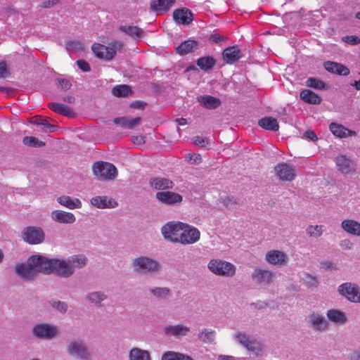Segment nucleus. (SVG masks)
<instances>
[{
  "mask_svg": "<svg viewBox=\"0 0 360 360\" xmlns=\"http://www.w3.org/2000/svg\"><path fill=\"white\" fill-rule=\"evenodd\" d=\"M87 262V258L83 255H75L65 259H51L49 273L69 278L75 274L76 269L84 267Z\"/></svg>",
  "mask_w": 360,
  "mask_h": 360,
  "instance_id": "obj_1",
  "label": "nucleus"
},
{
  "mask_svg": "<svg viewBox=\"0 0 360 360\" xmlns=\"http://www.w3.org/2000/svg\"><path fill=\"white\" fill-rule=\"evenodd\" d=\"M133 271L139 276H153L159 274L162 269L161 263L148 256L140 255L131 261Z\"/></svg>",
  "mask_w": 360,
  "mask_h": 360,
  "instance_id": "obj_2",
  "label": "nucleus"
},
{
  "mask_svg": "<svg viewBox=\"0 0 360 360\" xmlns=\"http://www.w3.org/2000/svg\"><path fill=\"white\" fill-rule=\"evenodd\" d=\"M233 340L243 347L252 358L262 356L265 345L259 340L243 331H238L233 335Z\"/></svg>",
  "mask_w": 360,
  "mask_h": 360,
  "instance_id": "obj_3",
  "label": "nucleus"
},
{
  "mask_svg": "<svg viewBox=\"0 0 360 360\" xmlns=\"http://www.w3.org/2000/svg\"><path fill=\"white\" fill-rule=\"evenodd\" d=\"M207 269L216 276L227 278L233 277L237 269L233 264L218 258L210 259L207 263Z\"/></svg>",
  "mask_w": 360,
  "mask_h": 360,
  "instance_id": "obj_4",
  "label": "nucleus"
},
{
  "mask_svg": "<svg viewBox=\"0 0 360 360\" xmlns=\"http://www.w3.org/2000/svg\"><path fill=\"white\" fill-rule=\"evenodd\" d=\"M66 352L70 356L79 360H91L92 353L82 340H70L66 344Z\"/></svg>",
  "mask_w": 360,
  "mask_h": 360,
  "instance_id": "obj_5",
  "label": "nucleus"
},
{
  "mask_svg": "<svg viewBox=\"0 0 360 360\" xmlns=\"http://www.w3.org/2000/svg\"><path fill=\"white\" fill-rule=\"evenodd\" d=\"M123 46L122 41H117L110 43L108 46L95 43L93 44L91 49L96 57L109 61L114 58L117 51L120 50Z\"/></svg>",
  "mask_w": 360,
  "mask_h": 360,
  "instance_id": "obj_6",
  "label": "nucleus"
},
{
  "mask_svg": "<svg viewBox=\"0 0 360 360\" xmlns=\"http://www.w3.org/2000/svg\"><path fill=\"white\" fill-rule=\"evenodd\" d=\"M32 333L37 339L50 340L58 335L59 329L57 326L53 324L39 323L34 325Z\"/></svg>",
  "mask_w": 360,
  "mask_h": 360,
  "instance_id": "obj_7",
  "label": "nucleus"
},
{
  "mask_svg": "<svg viewBox=\"0 0 360 360\" xmlns=\"http://www.w3.org/2000/svg\"><path fill=\"white\" fill-rule=\"evenodd\" d=\"M93 173L99 180H113L117 176V169L111 163L97 162L93 165Z\"/></svg>",
  "mask_w": 360,
  "mask_h": 360,
  "instance_id": "obj_8",
  "label": "nucleus"
},
{
  "mask_svg": "<svg viewBox=\"0 0 360 360\" xmlns=\"http://www.w3.org/2000/svg\"><path fill=\"white\" fill-rule=\"evenodd\" d=\"M338 292L347 301L360 304V285L353 282H345L338 287Z\"/></svg>",
  "mask_w": 360,
  "mask_h": 360,
  "instance_id": "obj_9",
  "label": "nucleus"
},
{
  "mask_svg": "<svg viewBox=\"0 0 360 360\" xmlns=\"http://www.w3.org/2000/svg\"><path fill=\"white\" fill-rule=\"evenodd\" d=\"M182 225L178 243L186 245L197 243L200 238V231L196 227L184 222Z\"/></svg>",
  "mask_w": 360,
  "mask_h": 360,
  "instance_id": "obj_10",
  "label": "nucleus"
},
{
  "mask_svg": "<svg viewBox=\"0 0 360 360\" xmlns=\"http://www.w3.org/2000/svg\"><path fill=\"white\" fill-rule=\"evenodd\" d=\"M183 222L179 221H169L161 228V234L164 239L172 243H178Z\"/></svg>",
  "mask_w": 360,
  "mask_h": 360,
  "instance_id": "obj_11",
  "label": "nucleus"
},
{
  "mask_svg": "<svg viewBox=\"0 0 360 360\" xmlns=\"http://www.w3.org/2000/svg\"><path fill=\"white\" fill-rule=\"evenodd\" d=\"M306 321L309 327L316 332H323L328 330V321L319 312L313 311L307 316Z\"/></svg>",
  "mask_w": 360,
  "mask_h": 360,
  "instance_id": "obj_12",
  "label": "nucleus"
},
{
  "mask_svg": "<svg viewBox=\"0 0 360 360\" xmlns=\"http://www.w3.org/2000/svg\"><path fill=\"white\" fill-rule=\"evenodd\" d=\"M45 235L43 229L37 226H28L22 231V238L30 244H39L44 240Z\"/></svg>",
  "mask_w": 360,
  "mask_h": 360,
  "instance_id": "obj_13",
  "label": "nucleus"
},
{
  "mask_svg": "<svg viewBox=\"0 0 360 360\" xmlns=\"http://www.w3.org/2000/svg\"><path fill=\"white\" fill-rule=\"evenodd\" d=\"M275 277V274L269 269L256 268L251 274L252 280L257 285H269Z\"/></svg>",
  "mask_w": 360,
  "mask_h": 360,
  "instance_id": "obj_14",
  "label": "nucleus"
},
{
  "mask_svg": "<svg viewBox=\"0 0 360 360\" xmlns=\"http://www.w3.org/2000/svg\"><path fill=\"white\" fill-rule=\"evenodd\" d=\"M266 262L274 266H285L288 263V256L283 251L278 250H271L265 255Z\"/></svg>",
  "mask_w": 360,
  "mask_h": 360,
  "instance_id": "obj_15",
  "label": "nucleus"
},
{
  "mask_svg": "<svg viewBox=\"0 0 360 360\" xmlns=\"http://www.w3.org/2000/svg\"><path fill=\"white\" fill-rule=\"evenodd\" d=\"M338 169L343 174H352L356 171V164L345 155H340L335 159Z\"/></svg>",
  "mask_w": 360,
  "mask_h": 360,
  "instance_id": "obj_16",
  "label": "nucleus"
},
{
  "mask_svg": "<svg viewBox=\"0 0 360 360\" xmlns=\"http://www.w3.org/2000/svg\"><path fill=\"white\" fill-rule=\"evenodd\" d=\"M274 170L276 176L281 181H292L296 176L295 168L285 162L278 164Z\"/></svg>",
  "mask_w": 360,
  "mask_h": 360,
  "instance_id": "obj_17",
  "label": "nucleus"
},
{
  "mask_svg": "<svg viewBox=\"0 0 360 360\" xmlns=\"http://www.w3.org/2000/svg\"><path fill=\"white\" fill-rule=\"evenodd\" d=\"M30 265L32 266L36 273H49L51 260L42 255H32L28 258Z\"/></svg>",
  "mask_w": 360,
  "mask_h": 360,
  "instance_id": "obj_18",
  "label": "nucleus"
},
{
  "mask_svg": "<svg viewBox=\"0 0 360 360\" xmlns=\"http://www.w3.org/2000/svg\"><path fill=\"white\" fill-rule=\"evenodd\" d=\"M155 198L162 203L169 205L180 203L183 200L180 194L170 191L158 192Z\"/></svg>",
  "mask_w": 360,
  "mask_h": 360,
  "instance_id": "obj_19",
  "label": "nucleus"
},
{
  "mask_svg": "<svg viewBox=\"0 0 360 360\" xmlns=\"http://www.w3.org/2000/svg\"><path fill=\"white\" fill-rule=\"evenodd\" d=\"M51 218L53 221L59 224H71L76 221V217L72 213L60 210L52 211Z\"/></svg>",
  "mask_w": 360,
  "mask_h": 360,
  "instance_id": "obj_20",
  "label": "nucleus"
},
{
  "mask_svg": "<svg viewBox=\"0 0 360 360\" xmlns=\"http://www.w3.org/2000/svg\"><path fill=\"white\" fill-rule=\"evenodd\" d=\"M90 203L98 209L114 208L117 205V202L106 195H98L93 197L90 200Z\"/></svg>",
  "mask_w": 360,
  "mask_h": 360,
  "instance_id": "obj_21",
  "label": "nucleus"
},
{
  "mask_svg": "<svg viewBox=\"0 0 360 360\" xmlns=\"http://www.w3.org/2000/svg\"><path fill=\"white\" fill-rule=\"evenodd\" d=\"M15 271L18 276L25 280H32L37 274L32 266L30 265L28 259L26 264H18L15 267Z\"/></svg>",
  "mask_w": 360,
  "mask_h": 360,
  "instance_id": "obj_22",
  "label": "nucleus"
},
{
  "mask_svg": "<svg viewBox=\"0 0 360 360\" xmlns=\"http://www.w3.org/2000/svg\"><path fill=\"white\" fill-rule=\"evenodd\" d=\"M190 332V328L183 324L167 326L164 328V333L166 335L181 338L187 335Z\"/></svg>",
  "mask_w": 360,
  "mask_h": 360,
  "instance_id": "obj_23",
  "label": "nucleus"
},
{
  "mask_svg": "<svg viewBox=\"0 0 360 360\" xmlns=\"http://www.w3.org/2000/svg\"><path fill=\"white\" fill-rule=\"evenodd\" d=\"M329 129L335 136L340 139L356 136L355 131L349 129L340 124L332 122L329 126Z\"/></svg>",
  "mask_w": 360,
  "mask_h": 360,
  "instance_id": "obj_24",
  "label": "nucleus"
},
{
  "mask_svg": "<svg viewBox=\"0 0 360 360\" xmlns=\"http://www.w3.org/2000/svg\"><path fill=\"white\" fill-rule=\"evenodd\" d=\"M341 228L347 233L360 236V222L354 219H347L341 222Z\"/></svg>",
  "mask_w": 360,
  "mask_h": 360,
  "instance_id": "obj_25",
  "label": "nucleus"
},
{
  "mask_svg": "<svg viewBox=\"0 0 360 360\" xmlns=\"http://www.w3.org/2000/svg\"><path fill=\"white\" fill-rule=\"evenodd\" d=\"M107 299L108 295L101 290L92 291L85 295V300L95 307H102Z\"/></svg>",
  "mask_w": 360,
  "mask_h": 360,
  "instance_id": "obj_26",
  "label": "nucleus"
},
{
  "mask_svg": "<svg viewBox=\"0 0 360 360\" xmlns=\"http://www.w3.org/2000/svg\"><path fill=\"white\" fill-rule=\"evenodd\" d=\"M326 316L328 321H330L336 325H344L348 321L346 314L336 309L328 310L326 312Z\"/></svg>",
  "mask_w": 360,
  "mask_h": 360,
  "instance_id": "obj_27",
  "label": "nucleus"
},
{
  "mask_svg": "<svg viewBox=\"0 0 360 360\" xmlns=\"http://www.w3.org/2000/svg\"><path fill=\"white\" fill-rule=\"evenodd\" d=\"M150 294L153 298L158 300L165 301L169 300L172 295V290L167 287H152L148 289Z\"/></svg>",
  "mask_w": 360,
  "mask_h": 360,
  "instance_id": "obj_28",
  "label": "nucleus"
},
{
  "mask_svg": "<svg viewBox=\"0 0 360 360\" xmlns=\"http://www.w3.org/2000/svg\"><path fill=\"white\" fill-rule=\"evenodd\" d=\"M173 18L179 24L188 25L193 20V14L188 8H180L174 11Z\"/></svg>",
  "mask_w": 360,
  "mask_h": 360,
  "instance_id": "obj_29",
  "label": "nucleus"
},
{
  "mask_svg": "<svg viewBox=\"0 0 360 360\" xmlns=\"http://www.w3.org/2000/svg\"><path fill=\"white\" fill-rule=\"evenodd\" d=\"M222 56L224 60L227 63H233L242 58L241 51L236 46H229L225 49L222 53Z\"/></svg>",
  "mask_w": 360,
  "mask_h": 360,
  "instance_id": "obj_30",
  "label": "nucleus"
},
{
  "mask_svg": "<svg viewBox=\"0 0 360 360\" xmlns=\"http://www.w3.org/2000/svg\"><path fill=\"white\" fill-rule=\"evenodd\" d=\"M129 360H152L149 351L137 347L131 348L128 353Z\"/></svg>",
  "mask_w": 360,
  "mask_h": 360,
  "instance_id": "obj_31",
  "label": "nucleus"
},
{
  "mask_svg": "<svg viewBox=\"0 0 360 360\" xmlns=\"http://www.w3.org/2000/svg\"><path fill=\"white\" fill-rule=\"evenodd\" d=\"M57 202L62 206L74 210L81 208L82 202L79 198H72L68 195H61L57 198Z\"/></svg>",
  "mask_w": 360,
  "mask_h": 360,
  "instance_id": "obj_32",
  "label": "nucleus"
},
{
  "mask_svg": "<svg viewBox=\"0 0 360 360\" xmlns=\"http://www.w3.org/2000/svg\"><path fill=\"white\" fill-rule=\"evenodd\" d=\"M323 66L325 69L331 73L347 76L349 74V70L345 65L332 61H326Z\"/></svg>",
  "mask_w": 360,
  "mask_h": 360,
  "instance_id": "obj_33",
  "label": "nucleus"
},
{
  "mask_svg": "<svg viewBox=\"0 0 360 360\" xmlns=\"http://www.w3.org/2000/svg\"><path fill=\"white\" fill-rule=\"evenodd\" d=\"M49 108L53 112L69 118H73L75 116V112L70 107L60 103H50Z\"/></svg>",
  "mask_w": 360,
  "mask_h": 360,
  "instance_id": "obj_34",
  "label": "nucleus"
},
{
  "mask_svg": "<svg viewBox=\"0 0 360 360\" xmlns=\"http://www.w3.org/2000/svg\"><path fill=\"white\" fill-rule=\"evenodd\" d=\"M150 186L155 190H166L173 188V182L166 178L155 177L150 179Z\"/></svg>",
  "mask_w": 360,
  "mask_h": 360,
  "instance_id": "obj_35",
  "label": "nucleus"
},
{
  "mask_svg": "<svg viewBox=\"0 0 360 360\" xmlns=\"http://www.w3.org/2000/svg\"><path fill=\"white\" fill-rule=\"evenodd\" d=\"M197 99L200 105L207 109H215L221 104L219 98L210 95L200 96Z\"/></svg>",
  "mask_w": 360,
  "mask_h": 360,
  "instance_id": "obj_36",
  "label": "nucleus"
},
{
  "mask_svg": "<svg viewBox=\"0 0 360 360\" xmlns=\"http://www.w3.org/2000/svg\"><path fill=\"white\" fill-rule=\"evenodd\" d=\"M119 30L134 39H141L144 36L142 29L132 25H121Z\"/></svg>",
  "mask_w": 360,
  "mask_h": 360,
  "instance_id": "obj_37",
  "label": "nucleus"
},
{
  "mask_svg": "<svg viewBox=\"0 0 360 360\" xmlns=\"http://www.w3.org/2000/svg\"><path fill=\"white\" fill-rule=\"evenodd\" d=\"M141 122V117H137L134 118H128L126 117H117L114 120V123L120 125L123 128L126 129H133L138 124H139Z\"/></svg>",
  "mask_w": 360,
  "mask_h": 360,
  "instance_id": "obj_38",
  "label": "nucleus"
},
{
  "mask_svg": "<svg viewBox=\"0 0 360 360\" xmlns=\"http://www.w3.org/2000/svg\"><path fill=\"white\" fill-rule=\"evenodd\" d=\"M300 98L304 102L309 104H319L321 102V98L316 93L309 89H304L300 93Z\"/></svg>",
  "mask_w": 360,
  "mask_h": 360,
  "instance_id": "obj_39",
  "label": "nucleus"
},
{
  "mask_svg": "<svg viewBox=\"0 0 360 360\" xmlns=\"http://www.w3.org/2000/svg\"><path fill=\"white\" fill-rule=\"evenodd\" d=\"M258 124L261 127L266 130L276 131L279 129L277 120L272 117H263L259 120Z\"/></svg>",
  "mask_w": 360,
  "mask_h": 360,
  "instance_id": "obj_40",
  "label": "nucleus"
},
{
  "mask_svg": "<svg viewBox=\"0 0 360 360\" xmlns=\"http://www.w3.org/2000/svg\"><path fill=\"white\" fill-rule=\"evenodd\" d=\"M175 0H153L151 8L156 11H167L174 4Z\"/></svg>",
  "mask_w": 360,
  "mask_h": 360,
  "instance_id": "obj_41",
  "label": "nucleus"
},
{
  "mask_svg": "<svg viewBox=\"0 0 360 360\" xmlns=\"http://www.w3.org/2000/svg\"><path fill=\"white\" fill-rule=\"evenodd\" d=\"M215 337L216 332L209 328H203L198 333V339L204 343H214Z\"/></svg>",
  "mask_w": 360,
  "mask_h": 360,
  "instance_id": "obj_42",
  "label": "nucleus"
},
{
  "mask_svg": "<svg viewBox=\"0 0 360 360\" xmlns=\"http://www.w3.org/2000/svg\"><path fill=\"white\" fill-rule=\"evenodd\" d=\"M197 45L194 40H187L182 42L176 48V51L180 55H185L192 51Z\"/></svg>",
  "mask_w": 360,
  "mask_h": 360,
  "instance_id": "obj_43",
  "label": "nucleus"
},
{
  "mask_svg": "<svg viewBox=\"0 0 360 360\" xmlns=\"http://www.w3.org/2000/svg\"><path fill=\"white\" fill-rule=\"evenodd\" d=\"M161 360H194L188 355L175 352H166L162 354Z\"/></svg>",
  "mask_w": 360,
  "mask_h": 360,
  "instance_id": "obj_44",
  "label": "nucleus"
},
{
  "mask_svg": "<svg viewBox=\"0 0 360 360\" xmlns=\"http://www.w3.org/2000/svg\"><path fill=\"white\" fill-rule=\"evenodd\" d=\"M215 60L210 56L202 57L197 60V65L201 70L205 71L212 69L215 65Z\"/></svg>",
  "mask_w": 360,
  "mask_h": 360,
  "instance_id": "obj_45",
  "label": "nucleus"
},
{
  "mask_svg": "<svg viewBox=\"0 0 360 360\" xmlns=\"http://www.w3.org/2000/svg\"><path fill=\"white\" fill-rule=\"evenodd\" d=\"M323 226L322 225H309L307 229V234L311 238H319L323 233Z\"/></svg>",
  "mask_w": 360,
  "mask_h": 360,
  "instance_id": "obj_46",
  "label": "nucleus"
},
{
  "mask_svg": "<svg viewBox=\"0 0 360 360\" xmlns=\"http://www.w3.org/2000/svg\"><path fill=\"white\" fill-rule=\"evenodd\" d=\"M49 304L51 307L61 314H65L68 311V306L65 302L53 299L49 301Z\"/></svg>",
  "mask_w": 360,
  "mask_h": 360,
  "instance_id": "obj_47",
  "label": "nucleus"
},
{
  "mask_svg": "<svg viewBox=\"0 0 360 360\" xmlns=\"http://www.w3.org/2000/svg\"><path fill=\"white\" fill-rule=\"evenodd\" d=\"M65 46L67 50L74 53H78L84 50V44L79 41H68Z\"/></svg>",
  "mask_w": 360,
  "mask_h": 360,
  "instance_id": "obj_48",
  "label": "nucleus"
},
{
  "mask_svg": "<svg viewBox=\"0 0 360 360\" xmlns=\"http://www.w3.org/2000/svg\"><path fill=\"white\" fill-rule=\"evenodd\" d=\"M112 92L115 96L124 97L131 92V90L127 85H117L112 88Z\"/></svg>",
  "mask_w": 360,
  "mask_h": 360,
  "instance_id": "obj_49",
  "label": "nucleus"
},
{
  "mask_svg": "<svg viewBox=\"0 0 360 360\" xmlns=\"http://www.w3.org/2000/svg\"><path fill=\"white\" fill-rule=\"evenodd\" d=\"M34 124L42 126V129L45 132H53L57 128V126L49 124L46 119L37 118L34 122Z\"/></svg>",
  "mask_w": 360,
  "mask_h": 360,
  "instance_id": "obj_50",
  "label": "nucleus"
},
{
  "mask_svg": "<svg viewBox=\"0 0 360 360\" xmlns=\"http://www.w3.org/2000/svg\"><path fill=\"white\" fill-rule=\"evenodd\" d=\"M307 85L316 89H326V84L323 81L314 77H309L307 79Z\"/></svg>",
  "mask_w": 360,
  "mask_h": 360,
  "instance_id": "obj_51",
  "label": "nucleus"
},
{
  "mask_svg": "<svg viewBox=\"0 0 360 360\" xmlns=\"http://www.w3.org/2000/svg\"><path fill=\"white\" fill-rule=\"evenodd\" d=\"M22 142L25 145L28 146L41 147L45 145L44 142L33 136L24 137Z\"/></svg>",
  "mask_w": 360,
  "mask_h": 360,
  "instance_id": "obj_52",
  "label": "nucleus"
},
{
  "mask_svg": "<svg viewBox=\"0 0 360 360\" xmlns=\"http://www.w3.org/2000/svg\"><path fill=\"white\" fill-rule=\"evenodd\" d=\"M56 85L58 86V88L63 90L67 91L70 89L72 86L71 82L65 78H57L55 80Z\"/></svg>",
  "mask_w": 360,
  "mask_h": 360,
  "instance_id": "obj_53",
  "label": "nucleus"
},
{
  "mask_svg": "<svg viewBox=\"0 0 360 360\" xmlns=\"http://www.w3.org/2000/svg\"><path fill=\"white\" fill-rule=\"evenodd\" d=\"M221 201L224 206L229 208H231L234 205L237 204L236 199L233 197L221 198Z\"/></svg>",
  "mask_w": 360,
  "mask_h": 360,
  "instance_id": "obj_54",
  "label": "nucleus"
},
{
  "mask_svg": "<svg viewBox=\"0 0 360 360\" xmlns=\"http://www.w3.org/2000/svg\"><path fill=\"white\" fill-rule=\"evenodd\" d=\"M342 40L352 45H356L360 43V39L356 36H345L342 38Z\"/></svg>",
  "mask_w": 360,
  "mask_h": 360,
  "instance_id": "obj_55",
  "label": "nucleus"
},
{
  "mask_svg": "<svg viewBox=\"0 0 360 360\" xmlns=\"http://www.w3.org/2000/svg\"><path fill=\"white\" fill-rule=\"evenodd\" d=\"M194 143L200 147H205L206 145L209 143L208 139L202 136H195L193 141Z\"/></svg>",
  "mask_w": 360,
  "mask_h": 360,
  "instance_id": "obj_56",
  "label": "nucleus"
},
{
  "mask_svg": "<svg viewBox=\"0 0 360 360\" xmlns=\"http://www.w3.org/2000/svg\"><path fill=\"white\" fill-rule=\"evenodd\" d=\"M305 281L309 287H316L319 283L317 278L310 274L306 275Z\"/></svg>",
  "mask_w": 360,
  "mask_h": 360,
  "instance_id": "obj_57",
  "label": "nucleus"
},
{
  "mask_svg": "<svg viewBox=\"0 0 360 360\" xmlns=\"http://www.w3.org/2000/svg\"><path fill=\"white\" fill-rule=\"evenodd\" d=\"M340 247L345 250H349L353 248L354 244L349 239H344L340 243Z\"/></svg>",
  "mask_w": 360,
  "mask_h": 360,
  "instance_id": "obj_58",
  "label": "nucleus"
},
{
  "mask_svg": "<svg viewBox=\"0 0 360 360\" xmlns=\"http://www.w3.org/2000/svg\"><path fill=\"white\" fill-rule=\"evenodd\" d=\"M77 64L79 69H81L83 72H89L90 70V66L87 62L83 60H79L77 61Z\"/></svg>",
  "mask_w": 360,
  "mask_h": 360,
  "instance_id": "obj_59",
  "label": "nucleus"
},
{
  "mask_svg": "<svg viewBox=\"0 0 360 360\" xmlns=\"http://www.w3.org/2000/svg\"><path fill=\"white\" fill-rule=\"evenodd\" d=\"M132 142L136 145H142L146 142V137L142 135L133 136Z\"/></svg>",
  "mask_w": 360,
  "mask_h": 360,
  "instance_id": "obj_60",
  "label": "nucleus"
},
{
  "mask_svg": "<svg viewBox=\"0 0 360 360\" xmlns=\"http://www.w3.org/2000/svg\"><path fill=\"white\" fill-rule=\"evenodd\" d=\"M59 1L60 0L44 1L41 4V6L44 8H51V7L53 6L54 5L57 4L59 2Z\"/></svg>",
  "mask_w": 360,
  "mask_h": 360,
  "instance_id": "obj_61",
  "label": "nucleus"
},
{
  "mask_svg": "<svg viewBox=\"0 0 360 360\" xmlns=\"http://www.w3.org/2000/svg\"><path fill=\"white\" fill-rule=\"evenodd\" d=\"M189 160L193 164L201 162V156L199 154H189Z\"/></svg>",
  "mask_w": 360,
  "mask_h": 360,
  "instance_id": "obj_62",
  "label": "nucleus"
},
{
  "mask_svg": "<svg viewBox=\"0 0 360 360\" xmlns=\"http://www.w3.org/2000/svg\"><path fill=\"white\" fill-rule=\"evenodd\" d=\"M304 137L309 139L311 141H315L317 139V136L315 133L311 130H308L304 133Z\"/></svg>",
  "mask_w": 360,
  "mask_h": 360,
  "instance_id": "obj_63",
  "label": "nucleus"
},
{
  "mask_svg": "<svg viewBox=\"0 0 360 360\" xmlns=\"http://www.w3.org/2000/svg\"><path fill=\"white\" fill-rule=\"evenodd\" d=\"M351 360H360V350L354 351L350 356Z\"/></svg>",
  "mask_w": 360,
  "mask_h": 360,
  "instance_id": "obj_64",
  "label": "nucleus"
}]
</instances>
